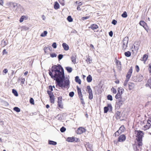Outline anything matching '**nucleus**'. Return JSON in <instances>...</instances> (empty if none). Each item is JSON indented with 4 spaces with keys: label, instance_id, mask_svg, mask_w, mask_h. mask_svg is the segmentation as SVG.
Listing matches in <instances>:
<instances>
[{
    "label": "nucleus",
    "instance_id": "nucleus-38",
    "mask_svg": "<svg viewBox=\"0 0 151 151\" xmlns=\"http://www.w3.org/2000/svg\"><path fill=\"white\" fill-rule=\"evenodd\" d=\"M148 56L147 55H144L142 58V60L144 61H146L147 58H148Z\"/></svg>",
    "mask_w": 151,
    "mask_h": 151
},
{
    "label": "nucleus",
    "instance_id": "nucleus-20",
    "mask_svg": "<svg viewBox=\"0 0 151 151\" xmlns=\"http://www.w3.org/2000/svg\"><path fill=\"white\" fill-rule=\"evenodd\" d=\"M90 27L93 30H94L98 28V27L97 25L93 24Z\"/></svg>",
    "mask_w": 151,
    "mask_h": 151
},
{
    "label": "nucleus",
    "instance_id": "nucleus-19",
    "mask_svg": "<svg viewBox=\"0 0 151 151\" xmlns=\"http://www.w3.org/2000/svg\"><path fill=\"white\" fill-rule=\"evenodd\" d=\"M75 80L76 82L78 83L79 84H81V80L79 79V77L78 76H76L75 77Z\"/></svg>",
    "mask_w": 151,
    "mask_h": 151
},
{
    "label": "nucleus",
    "instance_id": "nucleus-54",
    "mask_svg": "<svg viewBox=\"0 0 151 151\" xmlns=\"http://www.w3.org/2000/svg\"><path fill=\"white\" fill-rule=\"evenodd\" d=\"M151 84L150 83L148 82V81H147V83L145 84V86L146 87H150V88L151 89V86H150Z\"/></svg>",
    "mask_w": 151,
    "mask_h": 151
},
{
    "label": "nucleus",
    "instance_id": "nucleus-61",
    "mask_svg": "<svg viewBox=\"0 0 151 151\" xmlns=\"http://www.w3.org/2000/svg\"><path fill=\"white\" fill-rule=\"evenodd\" d=\"M137 145H133L134 149V150H135V151H137V150L138 149ZM137 146H138V145H137Z\"/></svg>",
    "mask_w": 151,
    "mask_h": 151
},
{
    "label": "nucleus",
    "instance_id": "nucleus-43",
    "mask_svg": "<svg viewBox=\"0 0 151 151\" xmlns=\"http://www.w3.org/2000/svg\"><path fill=\"white\" fill-rule=\"evenodd\" d=\"M134 49L135 51L136 52H137L138 50L139 49V47L137 46H136L135 45H134Z\"/></svg>",
    "mask_w": 151,
    "mask_h": 151
},
{
    "label": "nucleus",
    "instance_id": "nucleus-48",
    "mask_svg": "<svg viewBox=\"0 0 151 151\" xmlns=\"http://www.w3.org/2000/svg\"><path fill=\"white\" fill-rule=\"evenodd\" d=\"M134 45H135L136 46H137L139 47V46L140 44V42L139 41L136 42L134 43Z\"/></svg>",
    "mask_w": 151,
    "mask_h": 151
},
{
    "label": "nucleus",
    "instance_id": "nucleus-28",
    "mask_svg": "<svg viewBox=\"0 0 151 151\" xmlns=\"http://www.w3.org/2000/svg\"><path fill=\"white\" fill-rule=\"evenodd\" d=\"M50 101L51 103H54V96H50Z\"/></svg>",
    "mask_w": 151,
    "mask_h": 151
},
{
    "label": "nucleus",
    "instance_id": "nucleus-11",
    "mask_svg": "<svg viewBox=\"0 0 151 151\" xmlns=\"http://www.w3.org/2000/svg\"><path fill=\"white\" fill-rule=\"evenodd\" d=\"M126 139V137L124 135H121L119 137L118 141L119 142H123Z\"/></svg>",
    "mask_w": 151,
    "mask_h": 151
},
{
    "label": "nucleus",
    "instance_id": "nucleus-45",
    "mask_svg": "<svg viewBox=\"0 0 151 151\" xmlns=\"http://www.w3.org/2000/svg\"><path fill=\"white\" fill-rule=\"evenodd\" d=\"M2 42H3V44H1L2 46H3V47H4L7 44V42L6 41H4V40H3L2 41Z\"/></svg>",
    "mask_w": 151,
    "mask_h": 151
},
{
    "label": "nucleus",
    "instance_id": "nucleus-46",
    "mask_svg": "<svg viewBox=\"0 0 151 151\" xmlns=\"http://www.w3.org/2000/svg\"><path fill=\"white\" fill-rule=\"evenodd\" d=\"M66 130V128L64 127H62L60 129V131L61 132H63Z\"/></svg>",
    "mask_w": 151,
    "mask_h": 151
},
{
    "label": "nucleus",
    "instance_id": "nucleus-22",
    "mask_svg": "<svg viewBox=\"0 0 151 151\" xmlns=\"http://www.w3.org/2000/svg\"><path fill=\"white\" fill-rule=\"evenodd\" d=\"M60 7V5L56 1L55 2V4L54 5V8L55 9H58Z\"/></svg>",
    "mask_w": 151,
    "mask_h": 151
},
{
    "label": "nucleus",
    "instance_id": "nucleus-31",
    "mask_svg": "<svg viewBox=\"0 0 151 151\" xmlns=\"http://www.w3.org/2000/svg\"><path fill=\"white\" fill-rule=\"evenodd\" d=\"M120 112L119 111H117L115 114V115L116 119H119L120 117Z\"/></svg>",
    "mask_w": 151,
    "mask_h": 151
},
{
    "label": "nucleus",
    "instance_id": "nucleus-39",
    "mask_svg": "<svg viewBox=\"0 0 151 151\" xmlns=\"http://www.w3.org/2000/svg\"><path fill=\"white\" fill-rule=\"evenodd\" d=\"M127 16V14L126 12H124L122 15V16L124 18H126Z\"/></svg>",
    "mask_w": 151,
    "mask_h": 151
},
{
    "label": "nucleus",
    "instance_id": "nucleus-2",
    "mask_svg": "<svg viewBox=\"0 0 151 151\" xmlns=\"http://www.w3.org/2000/svg\"><path fill=\"white\" fill-rule=\"evenodd\" d=\"M135 133H137L136 139L139 148L142 145V138L143 133L142 131H135Z\"/></svg>",
    "mask_w": 151,
    "mask_h": 151
},
{
    "label": "nucleus",
    "instance_id": "nucleus-60",
    "mask_svg": "<svg viewBox=\"0 0 151 151\" xmlns=\"http://www.w3.org/2000/svg\"><path fill=\"white\" fill-rule=\"evenodd\" d=\"M135 69H136V71L137 72H139V67L138 65H136L135 66Z\"/></svg>",
    "mask_w": 151,
    "mask_h": 151
},
{
    "label": "nucleus",
    "instance_id": "nucleus-41",
    "mask_svg": "<svg viewBox=\"0 0 151 151\" xmlns=\"http://www.w3.org/2000/svg\"><path fill=\"white\" fill-rule=\"evenodd\" d=\"M14 110L16 111L19 112L20 111V109L18 107H15L13 109Z\"/></svg>",
    "mask_w": 151,
    "mask_h": 151
},
{
    "label": "nucleus",
    "instance_id": "nucleus-33",
    "mask_svg": "<svg viewBox=\"0 0 151 151\" xmlns=\"http://www.w3.org/2000/svg\"><path fill=\"white\" fill-rule=\"evenodd\" d=\"M124 55L126 57H129L131 55V53L129 51H128L127 52H125L124 53Z\"/></svg>",
    "mask_w": 151,
    "mask_h": 151
},
{
    "label": "nucleus",
    "instance_id": "nucleus-56",
    "mask_svg": "<svg viewBox=\"0 0 151 151\" xmlns=\"http://www.w3.org/2000/svg\"><path fill=\"white\" fill-rule=\"evenodd\" d=\"M87 146L90 149H91L92 147L91 145L89 144V143H88L86 145V147Z\"/></svg>",
    "mask_w": 151,
    "mask_h": 151
},
{
    "label": "nucleus",
    "instance_id": "nucleus-3",
    "mask_svg": "<svg viewBox=\"0 0 151 151\" xmlns=\"http://www.w3.org/2000/svg\"><path fill=\"white\" fill-rule=\"evenodd\" d=\"M125 101V99L121 98V99H118L116 103L115 106L117 108H119L123 104Z\"/></svg>",
    "mask_w": 151,
    "mask_h": 151
},
{
    "label": "nucleus",
    "instance_id": "nucleus-50",
    "mask_svg": "<svg viewBox=\"0 0 151 151\" xmlns=\"http://www.w3.org/2000/svg\"><path fill=\"white\" fill-rule=\"evenodd\" d=\"M129 80L126 78L124 84V86H126L127 85L128 82L129 81Z\"/></svg>",
    "mask_w": 151,
    "mask_h": 151
},
{
    "label": "nucleus",
    "instance_id": "nucleus-40",
    "mask_svg": "<svg viewBox=\"0 0 151 151\" xmlns=\"http://www.w3.org/2000/svg\"><path fill=\"white\" fill-rule=\"evenodd\" d=\"M67 19L68 20L69 22H71L73 21V19L71 17V16H68L67 18Z\"/></svg>",
    "mask_w": 151,
    "mask_h": 151
},
{
    "label": "nucleus",
    "instance_id": "nucleus-4",
    "mask_svg": "<svg viewBox=\"0 0 151 151\" xmlns=\"http://www.w3.org/2000/svg\"><path fill=\"white\" fill-rule=\"evenodd\" d=\"M77 89L78 91V96L80 99L81 103L83 104H84L85 103L83 98V95L82 93L81 89L78 86H77Z\"/></svg>",
    "mask_w": 151,
    "mask_h": 151
},
{
    "label": "nucleus",
    "instance_id": "nucleus-12",
    "mask_svg": "<svg viewBox=\"0 0 151 151\" xmlns=\"http://www.w3.org/2000/svg\"><path fill=\"white\" fill-rule=\"evenodd\" d=\"M76 57L77 56L76 54H73L71 57V61L74 64L76 63Z\"/></svg>",
    "mask_w": 151,
    "mask_h": 151
},
{
    "label": "nucleus",
    "instance_id": "nucleus-27",
    "mask_svg": "<svg viewBox=\"0 0 151 151\" xmlns=\"http://www.w3.org/2000/svg\"><path fill=\"white\" fill-rule=\"evenodd\" d=\"M139 24L143 27H145V26H146L147 25L146 23L144 21H141L140 22Z\"/></svg>",
    "mask_w": 151,
    "mask_h": 151
},
{
    "label": "nucleus",
    "instance_id": "nucleus-37",
    "mask_svg": "<svg viewBox=\"0 0 151 151\" xmlns=\"http://www.w3.org/2000/svg\"><path fill=\"white\" fill-rule=\"evenodd\" d=\"M12 92L15 96H18V93L17 91L15 90L14 89H12Z\"/></svg>",
    "mask_w": 151,
    "mask_h": 151
},
{
    "label": "nucleus",
    "instance_id": "nucleus-53",
    "mask_svg": "<svg viewBox=\"0 0 151 151\" xmlns=\"http://www.w3.org/2000/svg\"><path fill=\"white\" fill-rule=\"evenodd\" d=\"M63 55L62 54H59L58 56V58L59 60H61L63 58Z\"/></svg>",
    "mask_w": 151,
    "mask_h": 151
},
{
    "label": "nucleus",
    "instance_id": "nucleus-8",
    "mask_svg": "<svg viewBox=\"0 0 151 151\" xmlns=\"http://www.w3.org/2000/svg\"><path fill=\"white\" fill-rule=\"evenodd\" d=\"M85 132L86 129L85 128L82 127H80L76 131V132L77 134H81Z\"/></svg>",
    "mask_w": 151,
    "mask_h": 151
},
{
    "label": "nucleus",
    "instance_id": "nucleus-62",
    "mask_svg": "<svg viewBox=\"0 0 151 151\" xmlns=\"http://www.w3.org/2000/svg\"><path fill=\"white\" fill-rule=\"evenodd\" d=\"M52 47L54 48H55L57 47V45L56 42H54L53 43L52 45Z\"/></svg>",
    "mask_w": 151,
    "mask_h": 151
},
{
    "label": "nucleus",
    "instance_id": "nucleus-63",
    "mask_svg": "<svg viewBox=\"0 0 151 151\" xmlns=\"http://www.w3.org/2000/svg\"><path fill=\"white\" fill-rule=\"evenodd\" d=\"M149 71L150 73H151V63H150L149 65Z\"/></svg>",
    "mask_w": 151,
    "mask_h": 151
},
{
    "label": "nucleus",
    "instance_id": "nucleus-15",
    "mask_svg": "<svg viewBox=\"0 0 151 151\" xmlns=\"http://www.w3.org/2000/svg\"><path fill=\"white\" fill-rule=\"evenodd\" d=\"M28 18L27 16H22L19 19V22H22L24 20H27Z\"/></svg>",
    "mask_w": 151,
    "mask_h": 151
},
{
    "label": "nucleus",
    "instance_id": "nucleus-36",
    "mask_svg": "<svg viewBox=\"0 0 151 151\" xmlns=\"http://www.w3.org/2000/svg\"><path fill=\"white\" fill-rule=\"evenodd\" d=\"M11 4L14 8H15L16 7H17V8L19 4L16 3H11Z\"/></svg>",
    "mask_w": 151,
    "mask_h": 151
},
{
    "label": "nucleus",
    "instance_id": "nucleus-30",
    "mask_svg": "<svg viewBox=\"0 0 151 151\" xmlns=\"http://www.w3.org/2000/svg\"><path fill=\"white\" fill-rule=\"evenodd\" d=\"M48 144L49 145H56L57 143L56 142L51 141V140H49L48 141Z\"/></svg>",
    "mask_w": 151,
    "mask_h": 151
},
{
    "label": "nucleus",
    "instance_id": "nucleus-26",
    "mask_svg": "<svg viewBox=\"0 0 151 151\" xmlns=\"http://www.w3.org/2000/svg\"><path fill=\"white\" fill-rule=\"evenodd\" d=\"M124 130V126H121L118 130L119 133H122V132H123Z\"/></svg>",
    "mask_w": 151,
    "mask_h": 151
},
{
    "label": "nucleus",
    "instance_id": "nucleus-6",
    "mask_svg": "<svg viewBox=\"0 0 151 151\" xmlns=\"http://www.w3.org/2000/svg\"><path fill=\"white\" fill-rule=\"evenodd\" d=\"M109 109L110 111H111L112 109V107L111 105L110 104H108L107 106H105L104 107V113H107L109 110Z\"/></svg>",
    "mask_w": 151,
    "mask_h": 151
},
{
    "label": "nucleus",
    "instance_id": "nucleus-57",
    "mask_svg": "<svg viewBox=\"0 0 151 151\" xmlns=\"http://www.w3.org/2000/svg\"><path fill=\"white\" fill-rule=\"evenodd\" d=\"M74 95V92L73 91L70 92L69 93V96L70 97H73Z\"/></svg>",
    "mask_w": 151,
    "mask_h": 151
},
{
    "label": "nucleus",
    "instance_id": "nucleus-9",
    "mask_svg": "<svg viewBox=\"0 0 151 151\" xmlns=\"http://www.w3.org/2000/svg\"><path fill=\"white\" fill-rule=\"evenodd\" d=\"M62 96H60L58 98V106L60 108H62L63 107V104L62 102Z\"/></svg>",
    "mask_w": 151,
    "mask_h": 151
},
{
    "label": "nucleus",
    "instance_id": "nucleus-35",
    "mask_svg": "<svg viewBox=\"0 0 151 151\" xmlns=\"http://www.w3.org/2000/svg\"><path fill=\"white\" fill-rule=\"evenodd\" d=\"M18 80H19L21 81V84H22V85L24 84V82L25 81V79L24 78H21L20 79H18Z\"/></svg>",
    "mask_w": 151,
    "mask_h": 151
},
{
    "label": "nucleus",
    "instance_id": "nucleus-24",
    "mask_svg": "<svg viewBox=\"0 0 151 151\" xmlns=\"http://www.w3.org/2000/svg\"><path fill=\"white\" fill-rule=\"evenodd\" d=\"M122 94H121V93H117V94L115 96V98L116 99H121V98H122Z\"/></svg>",
    "mask_w": 151,
    "mask_h": 151
},
{
    "label": "nucleus",
    "instance_id": "nucleus-21",
    "mask_svg": "<svg viewBox=\"0 0 151 151\" xmlns=\"http://www.w3.org/2000/svg\"><path fill=\"white\" fill-rule=\"evenodd\" d=\"M86 91H88L89 93H93L92 90L90 86H87Z\"/></svg>",
    "mask_w": 151,
    "mask_h": 151
},
{
    "label": "nucleus",
    "instance_id": "nucleus-16",
    "mask_svg": "<svg viewBox=\"0 0 151 151\" xmlns=\"http://www.w3.org/2000/svg\"><path fill=\"white\" fill-rule=\"evenodd\" d=\"M150 126L149 124H147L142 127V129L144 130H146L150 128V130H151V128H150Z\"/></svg>",
    "mask_w": 151,
    "mask_h": 151
},
{
    "label": "nucleus",
    "instance_id": "nucleus-49",
    "mask_svg": "<svg viewBox=\"0 0 151 151\" xmlns=\"http://www.w3.org/2000/svg\"><path fill=\"white\" fill-rule=\"evenodd\" d=\"M86 61L87 62H88H88L89 63H91V62L90 61H91V59L90 58V57L89 56H88V58H87Z\"/></svg>",
    "mask_w": 151,
    "mask_h": 151
},
{
    "label": "nucleus",
    "instance_id": "nucleus-34",
    "mask_svg": "<svg viewBox=\"0 0 151 151\" xmlns=\"http://www.w3.org/2000/svg\"><path fill=\"white\" fill-rule=\"evenodd\" d=\"M47 33V32L46 31H44L43 33H41V36L42 37H45L46 36Z\"/></svg>",
    "mask_w": 151,
    "mask_h": 151
},
{
    "label": "nucleus",
    "instance_id": "nucleus-5",
    "mask_svg": "<svg viewBox=\"0 0 151 151\" xmlns=\"http://www.w3.org/2000/svg\"><path fill=\"white\" fill-rule=\"evenodd\" d=\"M128 39L127 37H125L122 41L123 45L122 46V49L124 50L127 48L128 43Z\"/></svg>",
    "mask_w": 151,
    "mask_h": 151
},
{
    "label": "nucleus",
    "instance_id": "nucleus-25",
    "mask_svg": "<svg viewBox=\"0 0 151 151\" xmlns=\"http://www.w3.org/2000/svg\"><path fill=\"white\" fill-rule=\"evenodd\" d=\"M92 80V77L91 75H89L87 77V80L88 82H91Z\"/></svg>",
    "mask_w": 151,
    "mask_h": 151
},
{
    "label": "nucleus",
    "instance_id": "nucleus-18",
    "mask_svg": "<svg viewBox=\"0 0 151 151\" xmlns=\"http://www.w3.org/2000/svg\"><path fill=\"white\" fill-rule=\"evenodd\" d=\"M116 64L118 69H121L122 66L121 62L118 60H117L116 61Z\"/></svg>",
    "mask_w": 151,
    "mask_h": 151
},
{
    "label": "nucleus",
    "instance_id": "nucleus-44",
    "mask_svg": "<svg viewBox=\"0 0 151 151\" xmlns=\"http://www.w3.org/2000/svg\"><path fill=\"white\" fill-rule=\"evenodd\" d=\"M111 90L113 93L115 94L116 93V90L113 87L111 88Z\"/></svg>",
    "mask_w": 151,
    "mask_h": 151
},
{
    "label": "nucleus",
    "instance_id": "nucleus-58",
    "mask_svg": "<svg viewBox=\"0 0 151 151\" xmlns=\"http://www.w3.org/2000/svg\"><path fill=\"white\" fill-rule=\"evenodd\" d=\"M50 56L52 58H54L56 57L57 56V55L55 53H53L50 54Z\"/></svg>",
    "mask_w": 151,
    "mask_h": 151
},
{
    "label": "nucleus",
    "instance_id": "nucleus-47",
    "mask_svg": "<svg viewBox=\"0 0 151 151\" xmlns=\"http://www.w3.org/2000/svg\"><path fill=\"white\" fill-rule=\"evenodd\" d=\"M48 94L49 95V96H53V93L50 91H47Z\"/></svg>",
    "mask_w": 151,
    "mask_h": 151
},
{
    "label": "nucleus",
    "instance_id": "nucleus-52",
    "mask_svg": "<svg viewBox=\"0 0 151 151\" xmlns=\"http://www.w3.org/2000/svg\"><path fill=\"white\" fill-rule=\"evenodd\" d=\"M89 94V99L90 100L92 99L93 97V93Z\"/></svg>",
    "mask_w": 151,
    "mask_h": 151
},
{
    "label": "nucleus",
    "instance_id": "nucleus-1",
    "mask_svg": "<svg viewBox=\"0 0 151 151\" xmlns=\"http://www.w3.org/2000/svg\"><path fill=\"white\" fill-rule=\"evenodd\" d=\"M49 74L51 77L56 81V87L68 89L70 86L69 78L65 77L64 70L60 65L52 66L49 70Z\"/></svg>",
    "mask_w": 151,
    "mask_h": 151
},
{
    "label": "nucleus",
    "instance_id": "nucleus-7",
    "mask_svg": "<svg viewBox=\"0 0 151 151\" xmlns=\"http://www.w3.org/2000/svg\"><path fill=\"white\" fill-rule=\"evenodd\" d=\"M133 68L132 66L130 67V69L129 70L126 75V79H129L132 72Z\"/></svg>",
    "mask_w": 151,
    "mask_h": 151
},
{
    "label": "nucleus",
    "instance_id": "nucleus-51",
    "mask_svg": "<svg viewBox=\"0 0 151 151\" xmlns=\"http://www.w3.org/2000/svg\"><path fill=\"white\" fill-rule=\"evenodd\" d=\"M147 124H149L150 126H151V118H150L148 119L147 121Z\"/></svg>",
    "mask_w": 151,
    "mask_h": 151
},
{
    "label": "nucleus",
    "instance_id": "nucleus-64",
    "mask_svg": "<svg viewBox=\"0 0 151 151\" xmlns=\"http://www.w3.org/2000/svg\"><path fill=\"white\" fill-rule=\"evenodd\" d=\"M120 134H121L120 133H119V132L118 130L114 134V135H115V136H118Z\"/></svg>",
    "mask_w": 151,
    "mask_h": 151
},
{
    "label": "nucleus",
    "instance_id": "nucleus-17",
    "mask_svg": "<svg viewBox=\"0 0 151 151\" xmlns=\"http://www.w3.org/2000/svg\"><path fill=\"white\" fill-rule=\"evenodd\" d=\"M75 138L74 137H68L66 139V141L69 142H73L75 141Z\"/></svg>",
    "mask_w": 151,
    "mask_h": 151
},
{
    "label": "nucleus",
    "instance_id": "nucleus-13",
    "mask_svg": "<svg viewBox=\"0 0 151 151\" xmlns=\"http://www.w3.org/2000/svg\"><path fill=\"white\" fill-rule=\"evenodd\" d=\"M17 10H19L21 13H23L24 11V9L23 6L20 4H19L18 7L16 9Z\"/></svg>",
    "mask_w": 151,
    "mask_h": 151
},
{
    "label": "nucleus",
    "instance_id": "nucleus-29",
    "mask_svg": "<svg viewBox=\"0 0 151 151\" xmlns=\"http://www.w3.org/2000/svg\"><path fill=\"white\" fill-rule=\"evenodd\" d=\"M123 91H124V89L122 88L119 87L118 88V93L122 94Z\"/></svg>",
    "mask_w": 151,
    "mask_h": 151
},
{
    "label": "nucleus",
    "instance_id": "nucleus-55",
    "mask_svg": "<svg viewBox=\"0 0 151 151\" xmlns=\"http://www.w3.org/2000/svg\"><path fill=\"white\" fill-rule=\"evenodd\" d=\"M30 103L32 104H34V100L32 98H30L29 100Z\"/></svg>",
    "mask_w": 151,
    "mask_h": 151
},
{
    "label": "nucleus",
    "instance_id": "nucleus-14",
    "mask_svg": "<svg viewBox=\"0 0 151 151\" xmlns=\"http://www.w3.org/2000/svg\"><path fill=\"white\" fill-rule=\"evenodd\" d=\"M63 47L65 50H69V47L68 45L65 43H63L62 44Z\"/></svg>",
    "mask_w": 151,
    "mask_h": 151
},
{
    "label": "nucleus",
    "instance_id": "nucleus-10",
    "mask_svg": "<svg viewBox=\"0 0 151 151\" xmlns=\"http://www.w3.org/2000/svg\"><path fill=\"white\" fill-rule=\"evenodd\" d=\"M143 78V77L141 74H139L136 76V79L134 80L135 81H141Z\"/></svg>",
    "mask_w": 151,
    "mask_h": 151
},
{
    "label": "nucleus",
    "instance_id": "nucleus-23",
    "mask_svg": "<svg viewBox=\"0 0 151 151\" xmlns=\"http://www.w3.org/2000/svg\"><path fill=\"white\" fill-rule=\"evenodd\" d=\"M134 84L133 83H130L129 84V87L130 90L133 89L134 87Z\"/></svg>",
    "mask_w": 151,
    "mask_h": 151
},
{
    "label": "nucleus",
    "instance_id": "nucleus-59",
    "mask_svg": "<svg viewBox=\"0 0 151 151\" xmlns=\"http://www.w3.org/2000/svg\"><path fill=\"white\" fill-rule=\"evenodd\" d=\"M117 23V21L115 19H113L112 20V22H111L112 24H113L114 25H116V24Z\"/></svg>",
    "mask_w": 151,
    "mask_h": 151
},
{
    "label": "nucleus",
    "instance_id": "nucleus-32",
    "mask_svg": "<svg viewBox=\"0 0 151 151\" xmlns=\"http://www.w3.org/2000/svg\"><path fill=\"white\" fill-rule=\"evenodd\" d=\"M65 69L69 73H71L72 70V68L69 67H66L65 68Z\"/></svg>",
    "mask_w": 151,
    "mask_h": 151
},
{
    "label": "nucleus",
    "instance_id": "nucleus-42",
    "mask_svg": "<svg viewBox=\"0 0 151 151\" xmlns=\"http://www.w3.org/2000/svg\"><path fill=\"white\" fill-rule=\"evenodd\" d=\"M107 99L108 100H110L111 101H112L113 100L112 96L109 94L107 96Z\"/></svg>",
    "mask_w": 151,
    "mask_h": 151
}]
</instances>
